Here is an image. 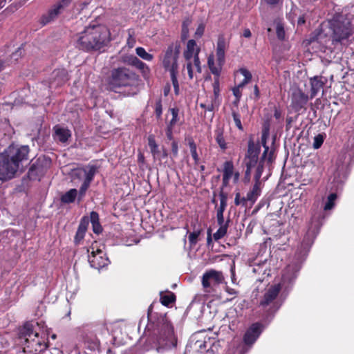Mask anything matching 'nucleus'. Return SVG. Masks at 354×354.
<instances>
[{"label": "nucleus", "instance_id": "5701e85b", "mask_svg": "<svg viewBox=\"0 0 354 354\" xmlns=\"http://www.w3.org/2000/svg\"><path fill=\"white\" fill-rule=\"evenodd\" d=\"M220 205L216 210V219L218 225H225L223 212L227 207V194L221 191L219 192Z\"/></svg>", "mask_w": 354, "mask_h": 354}, {"label": "nucleus", "instance_id": "774afa93", "mask_svg": "<svg viewBox=\"0 0 354 354\" xmlns=\"http://www.w3.org/2000/svg\"><path fill=\"white\" fill-rule=\"evenodd\" d=\"M226 291L230 294V295H236V291L233 289V288H227L226 289Z\"/></svg>", "mask_w": 354, "mask_h": 354}, {"label": "nucleus", "instance_id": "20e7f679", "mask_svg": "<svg viewBox=\"0 0 354 354\" xmlns=\"http://www.w3.org/2000/svg\"><path fill=\"white\" fill-rule=\"evenodd\" d=\"M138 82V75L127 67L120 66L111 70L106 86L109 91L118 92L121 88L136 86Z\"/></svg>", "mask_w": 354, "mask_h": 354}, {"label": "nucleus", "instance_id": "ddd939ff", "mask_svg": "<svg viewBox=\"0 0 354 354\" xmlns=\"http://www.w3.org/2000/svg\"><path fill=\"white\" fill-rule=\"evenodd\" d=\"M270 136V124L268 122L263 124L261 131V142H257L259 145L263 146L264 150L259 157V160H262V162L265 163L266 161L269 164H272L274 161V150L270 149L269 147L267 145V140Z\"/></svg>", "mask_w": 354, "mask_h": 354}, {"label": "nucleus", "instance_id": "412c9836", "mask_svg": "<svg viewBox=\"0 0 354 354\" xmlns=\"http://www.w3.org/2000/svg\"><path fill=\"white\" fill-rule=\"evenodd\" d=\"M261 174L260 171H258L256 176H255V182L252 186L251 190H250L246 195V200L248 202L250 203V205H252L255 203L259 196L261 195Z\"/></svg>", "mask_w": 354, "mask_h": 354}, {"label": "nucleus", "instance_id": "e433bc0d", "mask_svg": "<svg viewBox=\"0 0 354 354\" xmlns=\"http://www.w3.org/2000/svg\"><path fill=\"white\" fill-rule=\"evenodd\" d=\"M136 52L140 57L146 61H151L153 58V55L148 53L142 47L136 48Z\"/></svg>", "mask_w": 354, "mask_h": 354}, {"label": "nucleus", "instance_id": "9d476101", "mask_svg": "<svg viewBox=\"0 0 354 354\" xmlns=\"http://www.w3.org/2000/svg\"><path fill=\"white\" fill-rule=\"evenodd\" d=\"M265 326L260 322L252 323L245 331L243 335V354L250 350L264 330Z\"/></svg>", "mask_w": 354, "mask_h": 354}, {"label": "nucleus", "instance_id": "39448f33", "mask_svg": "<svg viewBox=\"0 0 354 354\" xmlns=\"http://www.w3.org/2000/svg\"><path fill=\"white\" fill-rule=\"evenodd\" d=\"M260 145L259 143H254L252 138H250L248 142V149L243 158V164L245 166V171L243 177V182L248 183L250 181L251 171L255 169L254 178L260 171L261 176L264 170L265 163L262 160H259Z\"/></svg>", "mask_w": 354, "mask_h": 354}, {"label": "nucleus", "instance_id": "cd10ccee", "mask_svg": "<svg viewBox=\"0 0 354 354\" xmlns=\"http://www.w3.org/2000/svg\"><path fill=\"white\" fill-rule=\"evenodd\" d=\"M207 65L211 73L214 75V78L219 79L223 64L218 63V66H215L214 56L210 55L207 58Z\"/></svg>", "mask_w": 354, "mask_h": 354}, {"label": "nucleus", "instance_id": "de8ad7c7", "mask_svg": "<svg viewBox=\"0 0 354 354\" xmlns=\"http://www.w3.org/2000/svg\"><path fill=\"white\" fill-rule=\"evenodd\" d=\"M85 231L77 229L75 236L74 237V242L76 245H78L81 241H82L85 236Z\"/></svg>", "mask_w": 354, "mask_h": 354}, {"label": "nucleus", "instance_id": "6ab92c4d", "mask_svg": "<svg viewBox=\"0 0 354 354\" xmlns=\"http://www.w3.org/2000/svg\"><path fill=\"white\" fill-rule=\"evenodd\" d=\"M44 160L39 158L30 165L27 174L28 178L30 180L39 179L44 175L46 169L44 166Z\"/></svg>", "mask_w": 354, "mask_h": 354}, {"label": "nucleus", "instance_id": "bf43d9fd", "mask_svg": "<svg viewBox=\"0 0 354 354\" xmlns=\"http://www.w3.org/2000/svg\"><path fill=\"white\" fill-rule=\"evenodd\" d=\"M230 178H231V177L223 176L222 187H221V191L223 192V188L227 187V186H228Z\"/></svg>", "mask_w": 354, "mask_h": 354}, {"label": "nucleus", "instance_id": "423d86ee", "mask_svg": "<svg viewBox=\"0 0 354 354\" xmlns=\"http://www.w3.org/2000/svg\"><path fill=\"white\" fill-rule=\"evenodd\" d=\"M33 325L26 323L19 331V337L24 339V351L27 354H39L48 347L44 337L34 331Z\"/></svg>", "mask_w": 354, "mask_h": 354}, {"label": "nucleus", "instance_id": "79ce46f5", "mask_svg": "<svg viewBox=\"0 0 354 354\" xmlns=\"http://www.w3.org/2000/svg\"><path fill=\"white\" fill-rule=\"evenodd\" d=\"M199 53H200V48H196V53L194 56V65L196 67L197 73H201L202 68H201V62H200L199 57H198Z\"/></svg>", "mask_w": 354, "mask_h": 354}, {"label": "nucleus", "instance_id": "72a5a7b5", "mask_svg": "<svg viewBox=\"0 0 354 354\" xmlns=\"http://www.w3.org/2000/svg\"><path fill=\"white\" fill-rule=\"evenodd\" d=\"M234 169V163L232 160H227L223 163V176L232 177Z\"/></svg>", "mask_w": 354, "mask_h": 354}, {"label": "nucleus", "instance_id": "37998d69", "mask_svg": "<svg viewBox=\"0 0 354 354\" xmlns=\"http://www.w3.org/2000/svg\"><path fill=\"white\" fill-rule=\"evenodd\" d=\"M89 222H90V218H88V216H84L80 219V224H79L77 229L86 232Z\"/></svg>", "mask_w": 354, "mask_h": 354}, {"label": "nucleus", "instance_id": "f8f14e48", "mask_svg": "<svg viewBox=\"0 0 354 354\" xmlns=\"http://www.w3.org/2000/svg\"><path fill=\"white\" fill-rule=\"evenodd\" d=\"M88 254V262L91 266L95 269L100 270L107 266L110 263L106 253L97 245V243H93L89 249L87 250Z\"/></svg>", "mask_w": 354, "mask_h": 354}, {"label": "nucleus", "instance_id": "c756f323", "mask_svg": "<svg viewBox=\"0 0 354 354\" xmlns=\"http://www.w3.org/2000/svg\"><path fill=\"white\" fill-rule=\"evenodd\" d=\"M189 145L192 157L194 161V165H197L199 163L200 158L197 152V146L192 137L187 139Z\"/></svg>", "mask_w": 354, "mask_h": 354}, {"label": "nucleus", "instance_id": "ea45409f", "mask_svg": "<svg viewBox=\"0 0 354 354\" xmlns=\"http://www.w3.org/2000/svg\"><path fill=\"white\" fill-rule=\"evenodd\" d=\"M154 112L157 119H160L162 114V104L161 98H158L154 106Z\"/></svg>", "mask_w": 354, "mask_h": 354}, {"label": "nucleus", "instance_id": "f704fd0d", "mask_svg": "<svg viewBox=\"0 0 354 354\" xmlns=\"http://www.w3.org/2000/svg\"><path fill=\"white\" fill-rule=\"evenodd\" d=\"M169 73H170L171 80L172 82V84H173L174 89V93L176 95H178L179 94V84H178V81L177 79L178 69H175V70L173 69L172 71H169Z\"/></svg>", "mask_w": 354, "mask_h": 354}, {"label": "nucleus", "instance_id": "6e6552de", "mask_svg": "<svg viewBox=\"0 0 354 354\" xmlns=\"http://www.w3.org/2000/svg\"><path fill=\"white\" fill-rule=\"evenodd\" d=\"M97 172V167L93 165H88L86 167L75 169L71 172V179L81 180L84 177V181L79 189L78 203H80L84 198L86 191L89 188L95 175Z\"/></svg>", "mask_w": 354, "mask_h": 354}, {"label": "nucleus", "instance_id": "49530a36", "mask_svg": "<svg viewBox=\"0 0 354 354\" xmlns=\"http://www.w3.org/2000/svg\"><path fill=\"white\" fill-rule=\"evenodd\" d=\"M324 142V136L322 134H318L314 138L313 147L317 149L321 147Z\"/></svg>", "mask_w": 354, "mask_h": 354}, {"label": "nucleus", "instance_id": "1a4fd4ad", "mask_svg": "<svg viewBox=\"0 0 354 354\" xmlns=\"http://www.w3.org/2000/svg\"><path fill=\"white\" fill-rule=\"evenodd\" d=\"M280 283L271 286L260 299L259 306L267 313L268 316H273L281 307L278 296L281 292Z\"/></svg>", "mask_w": 354, "mask_h": 354}, {"label": "nucleus", "instance_id": "0eeeda50", "mask_svg": "<svg viewBox=\"0 0 354 354\" xmlns=\"http://www.w3.org/2000/svg\"><path fill=\"white\" fill-rule=\"evenodd\" d=\"M329 28L332 31L331 38L333 44L342 42L348 39L352 35L351 19L348 15L336 13L329 20Z\"/></svg>", "mask_w": 354, "mask_h": 354}, {"label": "nucleus", "instance_id": "4be33fe9", "mask_svg": "<svg viewBox=\"0 0 354 354\" xmlns=\"http://www.w3.org/2000/svg\"><path fill=\"white\" fill-rule=\"evenodd\" d=\"M126 62L129 65H131L139 69L145 78L149 77L150 74V68L145 63L139 59L136 56H128L127 57Z\"/></svg>", "mask_w": 354, "mask_h": 354}, {"label": "nucleus", "instance_id": "bb28decb", "mask_svg": "<svg viewBox=\"0 0 354 354\" xmlns=\"http://www.w3.org/2000/svg\"><path fill=\"white\" fill-rule=\"evenodd\" d=\"M214 138L216 142L219 146L220 149L225 151L227 149V143L225 141L224 137V129L221 127H218L214 131Z\"/></svg>", "mask_w": 354, "mask_h": 354}, {"label": "nucleus", "instance_id": "052dcab7", "mask_svg": "<svg viewBox=\"0 0 354 354\" xmlns=\"http://www.w3.org/2000/svg\"><path fill=\"white\" fill-rule=\"evenodd\" d=\"M254 94L255 95V97L257 99L259 98L260 97V91H259V86L257 84H255L254 86Z\"/></svg>", "mask_w": 354, "mask_h": 354}, {"label": "nucleus", "instance_id": "7c9ffc66", "mask_svg": "<svg viewBox=\"0 0 354 354\" xmlns=\"http://www.w3.org/2000/svg\"><path fill=\"white\" fill-rule=\"evenodd\" d=\"M196 42L194 39H190L187 41V48L184 52V57L187 61H190V59L194 56L196 53Z\"/></svg>", "mask_w": 354, "mask_h": 354}, {"label": "nucleus", "instance_id": "4d7b16f0", "mask_svg": "<svg viewBox=\"0 0 354 354\" xmlns=\"http://www.w3.org/2000/svg\"><path fill=\"white\" fill-rule=\"evenodd\" d=\"M241 87L236 86L232 88L233 95L236 98H241L242 95V93L241 91Z\"/></svg>", "mask_w": 354, "mask_h": 354}, {"label": "nucleus", "instance_id": "7ed1b4c3", "mask_svg": "<svg viewBox=\"0 0 354 354\" xmlns=\"http://www.w3.org/2000/svg\"><path fill=\"white\" fill-rule=\"evenodd\" d=\"M147 317L149 322L158 331V344L167 348H175L177 346V337L174 333V326L166 314H153V305L148 308Z\"/></svg>", "mask_w": 354, "mask_h": 354}, {"label": "nucleus", "instance_id": "aec40b11", "mask_svg": "<svg viewBox=\"0 0 354 354\" xmlns=\"http://www.w3.org/2000/svg\"><path fill=\"white\" fill-rule=\"evenodd\" d=\"M229 48V41H227L224 34L218 36L216 48L217 63L224 64L225 61V51Z\"/></svg>", "mask_w": 354, "mask_h": 354}, {"label": "nucleus", "instance_id": "864d4df0", "mask_svg": "<svg viewBox=\"0 0 354 354\" xmlns=\"http://www.w3.org/2000/svg\"><path fill=\"white\" fill-rule=\"evenodd\" d=\"M173 129L174 127L167 125L166 129H165V133L167 140H174V136H173Z\"/></svg>", "mask_w": 354, "mask_h": 354}, {"label": "nucleus", "instance_id": "4468645a", "mask_svg": "<svg viewBox=\"0 0 354 354\" xmlns=\"http://www.w3.org/2000/svg\"><path fill=\"white\" fill-rule=\"evenodd\" d=\"M72 0H60L55 3L47 13L43 15L41 17V24L45 26L54 21L59 14L69 6Z\"/></svg>", "mask_w": 354, "mask_h": 354}, {"label": "nucleus", "instance_id": "a878e982", "mask_svg": "<svg viewBox=\"0 0 354 354\" xmlns=\"http://www.w3.org/2000/svg\"><path fill=\"white\" fill-rule=\"evenodd\" d=\"M79 191L73 188L65 192L60 197V201L63 204H70L75 201L76 198L78 199Z\"/></svg>", "mask_w": 354, "mask_h": 354}, {"label": "nucleus", "instance_id": "9b49d317", "mask_svg": "<svg viewBox=\"0 0 354 354\" xmlns=\"http://www.w3.org/2000/svg\"><path fill=\"white\" fill-rule=\"evenodd\" d=\"M180 49V44L178 41L168 46L162 59V66L166 71L178 69V59Z\"/></svg>", "mask_w": 354, "mask_h": 354}, {"label": "nucleus", "instance_id": "0e129e2a", "mask_svg": "<svg viewBox=\"0 0 354 354\" xmlns=\"http://www.w3.org/2000/svg\"><path fill=\"white\" fill-rule=\"evenodd\" d=\"M138 161L139 163H144L145 156L142 153H139V154L138 156Z\"/></svg>", "mask_w": 354, "mask_h": 354}, {"label": "nucleus", "instance_id": "13d9d810", "mask_svg": "<svg viewBox=\"0 0 354 354\" xmlns=\"http://www.w3.org/2000/svg\"><path fill=\"white\" fill-rule=\"evenodd\" d=\"M88 347L91 349V350H96V349H98V347H99V341L97 339H95L93 341H92L88 346Z\"/></svg>", "mask_w": 354, "mask_h": 354}, {"label": "nucleus", "instance_id": "f257e3e1", "mask_svg": "<svg viewBox=\"0 0 354 354\" xmlns=\"http://www.w3.org/2000/svg\"><path fill=\"white\" fill-rule=\"evenodd\" d=\"M30 148L28 145H9L0 153V180L7 181L13 178L23 162L29 158Z\"/></svg>", "mask_w": 354, "mask_h": 354}, {"label": "nucleus", "instance_id": "6e6d98bb", "mask_svg": "<svg viewBox=\"0 0 354 354\" xmlns=\"http://www.w3.org/2000/svg\"><path fill=\"white\" fill-rule=\"evenodd\" d=\"M200 106L202 109H205V111H210V112H213L214 110V106L213 102H211L210 104H209L207 105L205 104H203V103H201Z\"/></svg>", "mask_w": 354, "mask_h": 354}, {"label": "nucleus", "instance_id": "f3484780", "mask_svg": "<svg viewBox=\"0 0 354 354\" xmlns=\"http://www.w3.org/2000/svg\"><path fill=\"white\" fill-rule=\"evenodd\" d=\"M308 100V96L300 88L295 89L291 96V106L295 111H299L305 107Z\"/></svg>", "mask_w": 354, "mask_h": 354}, {"label": "nucleus", "instance_id": "a211bd4d", "mask_svg": "<svg viewBox=\"0 0 354 354\" xmlns=\"http://www.w3.org/2000/svg\"><path fill=\"white\" fill-rule=\"evenodd\" d=\"M148 146L150 149V151L152 154L153 158L156 160L162 161L168 156L167 150L162 147V149L160 150L158 144L156 143L155 136L153 135H149L147 138Z\"/></svg>", "mask_w": 354, "mask_h": 354}, {"label": "nucleus", "instance_id": "393cba45", "mask_svg": "<svg viewBox=\"0 0 354 354\" xmlns=\"http://www.w3.org/2000/svg\"><path fill=\"white\" fill-rule=\"evenodd\" d=\"M54 131V136L57 138L60 142L65 143L68 139L71 137V131L59 125H56L53 127Z\"/></svg>", "mask_w": 354, "mask_h": 354}, {"label": "nucleus", "instance_id": "69168bd1", "mask_svg": "<svg viewBox=\"0 0 354 354\" xmlns=\"http://www.w3.org/2000/svg\"><path fill=\"white\" fill-rule=\"evenodd\" d=\"M265 1L269 5L275 6L279 2L280 0H265Z\"/></svg>", "mask_w": 354, "mask_h": 354}, {"label": "nucleus", "instance_id": "3c124183", "mask_svg": "<svg viewBox=\"0 0 354 354\" xmlns=\"http://www.w3.org/2000/svg\"><path fill=\"white\" fill-rule=\"evenodd\" d=\"M241 75L244 76V79L248 82L252 80V75L251 73L245 68H241L239 71Z\"/></svg>", "mask_w": 354, "mask_h": 354}, {"label": "nucleus", "instance_id": "c03bdc74", "mask_svg": "<svg viewBox=\"0 0 354 354\" xmlns=\"http://www.w3.org/2000/svg\"><path fill=\"white\" fill-rule=\"evenodd\" d=\"M201 234L200 230L194 231L191 233H189L188 239L190 245H195L198 241V238Z\"/></svg>", "mask_w": 354, "mask_h": 354}, {"label": "nucleus", "instance_id": "2eb2a0df", "mask_svg": "<svg viewBox=\"0 0 354 354\" xmlns=\"http://www.w3.org/2000/svg\"><path fill=\"white\" fill-rule=\"evenodd\" d=\"M224 277L223 272L213 269L207 270L202 277V285L205 289L223 283Z\"/></svg>", "mask_w": 354, "mask_h": 354}, {"label": "nucleus", "instance_id": "a18cd8bd", "mask_svg": "<svg viewBox=\"0 0 354 354\" xmlns=\"http://www.w3.org/2000/svg\"><path fill=\"white\" fill-rule=\"evenodd\" d=\"M213 92L214 95V100H216L220 95V82L219 79L217 77L214 78V82H213Z\"/></svg>", "mask_w": 354, "mask_h": 354}, {"label": "nucleus", "instance_id": "338daca9", "mask_svg": "<svg viewBox=\"0 0 354 354\" xmlns=\"http://www.w3.org/2000/svg\"><path fill=\"white\" fill-rule=\"evenodd\" d=\"M274 116L276 119H279L281 118V112L278 109L274 110Z\"/></svg>", "mask_w": 354, "mask_h": 354}, {"label": "nucleus", "instance_id": "58836bf2", "mask_svg": "<svg viewBox=\"0 0 354 354\" xmlns=\"http://www.w3.org/2000/svg\"><path fill=\"white\" fill-rule=\"evenodd\" d=\"M248 203L245 196H241L239 192L235 193L234 205L236 206L241 205L243 207H247Z\"/></svg>", "mask_w": 354, "mask_h": 354}, {"label": "nucleus", "instance_id": "f03ea898", "mask_svg": "<svg viewBox=\"0 0 354 354\" xmlns=\"http://www.w3.org/2000/svg\"><path fill=\"white\" fill-rule=\"evenodd\" d=\"M110 42V32L106 27L102 25L86 26L77 35L76 46L80 50L92 53L101 51Z\"/></svg>", "mask_w": 354, "mask_h": 354}, {"label": "nucleus", "instance_id": "680f3d73", "mask_svg": "<svg viewBox=\"0 0 354 354\" xmlns=\"http://www.w3.org/2000/svg\"><path fill=\"white\" fill-rule=\"evenodd\" d=\"M252 35L251 31L249 28H245L243 30V36L245 38H250Z\"/></svg>", "mask_w": 354, "mask_h": 354}, {"label": "nucleus", "instance_id": "dca6fc26", "mask_svg": "<svg viewBox=\"0 0 354 354\" xmlns=\"http://www.w3.org/2000/svg\"><path fill=\"white\" fill-rule=\"evenodd\" d=\"M68 80V74L64 68L55 69L51 75L49 80H45V84H48L50 88L58 87L64 84Z\"/></svg>", "mask_w": 354, "mask_h": 354}, {"label": "nucleus", "instance_id": "b1692460", "mask_svg": "<svg viewBox=\"0 0 354 354\" xmlns=\"http://www.w3.org/2000/svg\"><path fill=\"white\" fill-rule=\"evenodd\" d=\"M322 76H314L310 78V98H314L319 91L323 88L325 82L323 80Z\"/></svg>", "mask_w": 354, "mask_h": 354}, {"label": "nucleus", "instance_id": "a19ab883", "mask_svg": "<svg viewBox=\"0 0 354 354\" xmlns=\"http://www.w3.org/2000/svg\"><path fill=\"white\" fill-rule=\"evenodd\" d=\"M232 118H233V120H234L236 127L240 131H243L244 129H243V127L241 121L240 114L235 111H232Z\"/></svg>", "mask_w": 354, "mask_h": 354}, {"label": "nucleus", "instance_id": "8fccbe9b", "mask_svg": "<svg viewBox=\"0 0 354 354\" xmlns=\"http://www.w3.org/2000/svg\"><path fill=\"white\" fill-rule=\"evenodd\" d=\"M241 75L244 76V79L248 82L252 80V75L251 73L245 68H241L239 71Z\"/></svg>", "mask_w": 354, "mask_h": 354}, {"label": "nucleus", "instance_id": "09e8293b", "mask_svg": "<svg viewBox=\"0 0 354 354\" xmlns=\"http://www.w3.org/2000/svg\"><path fill=\"white\" fill-rule=\"evenodd\" d=\"M277 37L279 40H283L285 38V30L282 25L278 24L276 28Z\"/></svg>", "mask_w": 354, "mask_h": 354}, {"label": "nucleus", "instance_id": "473e14b6", "mask_svg": "<svg viewBox=\"0 0 354 354\" xmlns=\"http://www.w3.org/2000/svg\"><path fill=\"white\" fill-rule=\"evenodd\" d=\"M230 219L225 221V225H219V228L213 234L214 239L217 241L223 238L227 234V228L229 226Z\"/></svg>", "mask_w": 354, "mask_h": 354}, {"label": "nucleus", "instance_id": "5fc2aeb1", "mask_svg": "<svg viewBox=\"0 0 354 354\" xmlns=\"http://www.w3.org/2000/svg\"><path fill=\"white\" fill-rule=\"evenodd\" d=\"M186 68H187V73H188L189 79V80H192L193 77H194V72H193V70H192V63L190 61H189L187 63Z\"/></svg>", "mask_w": 354, "mask_h": 354}, {"label": "nucleus", "instance_id": "e2e57ef3", "mask_svg": "<svg viewBox=\"0 0 354 354\" xmlns=\"http://www.w3.org/2000/svg\"><path fill=\"white\" fill-rule=\"evenodd\" d=\"M232 177H233L234 183H236L239 181V177H240L239 172V171L233 172Z\"/></svg>", "mask_w": 354, "mask_h": 354}, {"label": "nucleus", "instance_id": "c85d7f7f", "mask_svg": "<svg viewBox=\"0 0 354 354\" xmlns=\"http://www.w3.org/2000/svg\"><path fill=\"white\" fill-rule=\"evenodd\" d=\"M90 222L92 225L93 231L95 234H99L102 232V227L100 223L99 214L95 211L90 214Z\"/></svg>", "mask_w": 354, "mask_h": 354}, {"label": "nucleus", "instance_id": "2f4dec72", "mask_svg": "<svg viewBox=\"0 0 354 354\" xmlns=\"http://www.w3.org/2000/svg\"><path fill=\"white\" fill-rule=\"evenodd\" d=\"M160 300L163 306L168 307L176 301V295L172 292H168L166 295L160 294Z\"/></svg>", "mask_w": 354, "mask_h": 354}, {"label": "nucleus", "instance_id": "c9c22d12", "mask_svg": "<svg viewBox=\"0 0 354 354\" xmlns=\"http://www.w3.org/2000/svg\"><path fill=\"white\" fill-rule=\"evenodd\" d=\"M337 198V195L335 193H331L327 198V201L324 205V209L325 211L330 210L335 206V201Z\"/></svg>", "mask_w": 354, "mask_h": 354}, {"label": "nucleus", "instance_id": "4c0bfd02", "mask_svg": "<svg viewBox=\"0 0 354 354\" xmlns=\"http://www.w3.org/2000/svg\"><path fill=\"white\" fill-rule=\"evenodd\" d=\"M172 115V118L169 122V123L167 125L174 127L178 121L179 120L178 118V113H179V109L177 107L171 108L169 110Z\"/></svg>", "mask_w": 354, "mask_h": 354}, {"label": "nucleus", "instance_id": "603ef678", "mask_svg": "<svg viewBox=\"0 0 354 354\" xmlns=\"http://www.w3.org/2000/svg\"><path fill=\"white\" fill-rule=\"evenodd\" d=\"M171 155L174 158H176L178 156V143L176 140H173L171 144Z\"/></svg>", "mask_w": 354, "mask_h": 354}]
</instances>
